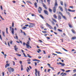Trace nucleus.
<instances>
[{"instance_id": "nucleus-1", "label": "nucleus", "mask_w": 76, "mask_h": 76, "mask_svg": "<svg viewBox=\"0 0 76 76\" xmlns=\"http://www.w3.org/2000/svg\"><path fill=\"white\" fill-rule=\"evenodd\" d=\"M46 24L47 25L48 27V28H49L50 29H53V28L52 27H51V26H50V25L48 24V23H46Z\"/></svg>"}, {"instance_id": "nucleus-2", "label": "nucleus", "mask_w": 76, "mask_h": 76, "mask_svg": "<svg viewBox=\"0 0 76 76\" xmlns=\"http://www.w3.org/2000/svg\"><path fill=\"white\" fill-rule=\"evenodd\" d=\"M44 13L47 15H48V11L46 10H44Z\"/></svg>"}, {"instance_id": "nucleus-3", "label": "nucleus", "mask_w": 76, "mask_h": 76, "mask_svg": "<svg viewBox=\"0 0 76 76\" xmlns=\"http://www.w3.org/2000/svg\"><path fill=\"white\" fill-rule=\"evenodd\" d=\"M11 32L13 35H14V28H12Z\"/></svg>"}, {"instance_id": "nucleus-4", "label": "nucleus", "mask_w": 76, "mask_h": 76, "mask_svg": "<svg viewBox=\"0 0 76 76\" xmlns=\"http://www.w3.org/2000/svg\"><path fill=\"white\" fill-rule=\"evenodd\" d=\"M34 24H31L29 26V28H32V27H34Z\"/></svg>"}, {"instance_id": "nucleus-5", "label": "nucleus", "mask_w": 76, "mask_h": 76, "mask_svg": "<svg viewBox=\"0 0 76 76\" xmlns=\"http://www.w3.org/2000/svg\"><path fill=\"white\" fill-rule=\"evenodd\" d=\"M10 66V64H7L5 66V68H7V67H9Z\"/></svg>"}, {"instance_id": "nucleus-6", "label": "nucleus", "mask_w": 76, "mask_h": 76, "mask_svg": "<svg viewBox=\"0 0 76 76\" xmlns=\"http://www.w3.org/2000/svg\"><path fill=\"white\" fill-rule=\"evenodd\" d=\"M59 64H61V66H65V64H64V63H62L60 62H59Z\"/></svg>"}, {"instance_id": "nucleus-7", "label": "nucleus", "mask_w": 76, "mask_h": 76, "mask_svg": "<svg viewBox=\"0 0 76 76\" xmlns=\"http://www.w3.org/2000/svg\"><path fill=\"white\" fill-rule=\"evenodd\" d=\"M8 71L9 72H10V73H11V69L10 68H10H8Z\"/></svg>"}, {"instance_id": "nucleus-8", "label": "nucleus", "mask_w": 76, "mask_h": 76, "mask_svg": "<svg viewBox=\"0 0 76 76\" xmlns=\"http://www.w3.org/2000/svg\"><path fill=\"white\" fill-rule=\"evenodd\" d=\"M58 20H61V16L58 15Z\"/></svg>"}, {"instance_id": "nucleus-9", "label": "nucleus", "mask_w": 76, "mask_h": 76, "mask_svg": "<svg viewBox=\"0 0 76 76\" xmlns=\"http://www.w3.org/2000/svg\"><path fill=\"white\" fill-rule=\"evenodd\" d=\"M26 47L27 48H29V47H30V46L29 45H28V44H26Z\"/></svg>"}, {"instance_id": "nucleus-10", "label": "nucleus", "mask_w": 76, "mask_h": 76, "mask_svg": "<svg viewBox=\"0 0 76 76\" xmlns=\"http://www.w3.org/2000/svg\"><path fill=\"white\" fill-rule=\"evenodd\" d=\"M72 31L73 34H76V31L73 29L72 30Z\"/></svg>"}, {"instance_id": "nucleus-11", "label": "nucleus", "mask_w": 76, "mask_h": 76, "mask_svg": "<svg viewBox=\"0 0 76 76\" xmlns=\"http://www.w3.org/2000/svg\"><path fill=\"white\" fill-rule=\"evenodd\" d=\"M55 53H57V54H62V53L60 52L56 51Z\"/></svg>"}, {"instance_id": "nucleus-12", "label": "nucleus", "mask_w": 76, "mask_h": 76, "mask_svg": "<svg viewBox=\"0 0 76 76\" xmlns=\"http://www.w3.org/2000/svg\"><path fill=\"white\" fill-rule=\"evenodd\" d=\"M23 65H21V70L22 71L23 70Z\"/></svg>"}, {"instance_id": "nucleus-13", "label": "nucleus", "mask_w": 76, "mask_h": 76, "mask_svg": "<svg viewBox=\"0 0 76 76\" xmlns=\"http://www.w3.org/2000/svg\"><path fill=\"white\" fill-rule=\"evenodd\" d=\"M58 5V4H57V1H55V6H57Z\"/></svg>"}, {"instance_id": "nucleus-14", "label": "nucleus", "mask_w": 76, "mask_h": 76, "mask_svg": "<svg viewBox=\"0 0 76 76\" xmlns=\"http://www.w3.org/2000/svg\"><path fill=\"white\" fill-rule=\"evenodd\" d=\"M53 17L55 19H57V17L56 16V14H54L53 15Z\"/></svg>"}, {"instance_id": "nucleus-15", "label": "nucleus", "mask_w": 76, "mask_h": 76, "mask_svg": "<svg viewBox=\"0 0 76 76\" xmlns=\"http://www.w3.org/2000/svg\"><path fill=\"white\" fill-rule=\"evenodd\" d=\"M10 68L11 69V72H14V69L13 68H12V67H10Z\"/></svg>"}, {"instance_id": "nucleus-16", "label": "nucleus", "mask_w": 76, "mask_h": 76, "mask_svg": "<svg viewBox=\"0 0 76 76\" xmlns=\"http://www.w3.org/2000/svg\"><path fill=\"white\" fill-rule=\"evenodd\" d=\"M63 18L64 19H65V20H67V18H66V17L65 16H64L63 15V16H62Z\"/></svg>"}, {"instance_id": "nucleus-17", "label": "nucleus", "mask_w": 76, "mask_h": 76, "mask_svg": "<svg viewBox=\"0 0 76 76\" xmlns=\"http://www.w3.org/2000/svg\"><path fill=\"white\" fill-rule=\"evenodd\" d=\"M68 10L69 12H73L75 11V10Z\"/></svg>"}, {"instance_id": "nucleus-18", "label": "nucleus", "mask_w": 76, "mask_h": 76, "mask_svg": "<svg viewBox=\"0 0 76 76\" xmlns=\"http://www.w3.org/2000/svg\"><path fill=\"white\" fill-rule=\"evenodd\" d=\"M49 20L50 21V22H51V23H52V24H53V25H55V23H54V22L53 21H51V20H50V19H49Z\"/></svg>"}, {"instance_id": "nucleus-19", "label": "nucleus", "mask_w": 76, "mask_h": 76, "mask_svg": "<svg viewBox=\"0 0 76 76\" xmlns=\"http://www.w3.org/2000/svg\"><path fill=\"white\" fill-rule=\"evenodd\" d=\"M39 16H40V17H41V18L43 19H44V17H43V16H42V15H39Z\"/></svg>"}, {"instance_id": "nucleus-20", "label": "nucleus", "mask_w": 76, "mask_h": 76, "mask_svg": "<svg viewBox=\"0 0 76 76\" xmlns=\"http://www.w3.org/2000/svg\"><path fill=\"white\" fill-rule=\"evenodd\" d=\"M58 31H59V32H63V31L62 30H61L60 29H58Z\"/></svg>"}, {"instance_id": "nucleus-21", "label": "nucleus", "mask_w": 76, "mask_h": 76, "mask_svg": "<svg viewBox=\"0 0 76 76\" xmlns=\"http://www.w3.org/2000/svg\"><path fill=\"white\" fill-rule=\"evenodd\" d=\"M72 39L73 40H74V39H76V37H73L72 38Z\"/></svg>"}, {"instance_id": "nucleus-22", "label": "nucleus", "mask_w": 76, "mask_h": 76, "mask_svg": "<svg viewBox=\"0 0 76 76\" xmlns=\"http://www.w3.org/2000/svg\"><path fill=\"white\" fill-rule=\"evenodd\" d=\"M60 3L61 6H63V1H61Z\"/></svg>"}, {"instance_id": "nucleus-23", "label": "nucleus", "mask_w": 76, "mask_h": 76, "mask_svg": "<svg viewBox=\"0 0 76 76\" xmlns=\"http://www.w3.org/2000/svg\"><path fill=\"white\" fill-rule=\"evenodd\" d=\"M35 6L36 7H37V2H35L34 3Z\"/></svg>"}, {"instance_id": "nucleus-24", "label": "nucleus", "mask_w": 76, "mask_h": 76, "mask_svg": "<svg viewBox=\"0 0 76 76\" xmlns=\"http://www.w3.org/2000/svg\"><path fill=\"white\" fill-rule=\"evenodd\" d=\"M52 20H53V21L55 22H56V23L57 22V21H56V20H55L53 18H52Z\"/></svg>"}, {"instance_id": "nucleus-25", "label": "nucleus", "mask_w": 76, "mask_h": 76, "mask_svg": "<svg viewBox=\"0 0 76 76\" xmlns=\"http://www.w3.org/2000/svg\"><path fill=\"white\" fill-rule=\"evenodd\" d=\"M26 28V27H23L22 28V29H25Z\"/></svg>"}, {"instance_id": "nucleus-26", "label": "nucleus", "mask_w": 76, "mask_h": 76, "mask_svg": "<svg viewBox=\"0 0 76 76\" xmlns=\"http://www.w3.org/2000/svg\"><path fill=\"white\" fill-rule=\"evenodd\" d=\"M66 13H67V14L68 15H69V16H70V12H67V10H66Z\"/></svg>"}, {"instance_id": "nucleus-27", "label": "nucleus", "mask_w": 76, "mask_h": 76, "mask_svg": "<svg viewBox=\"0 0 76 76\" xmlns=\"http://www.w3.org/2000/svg\"><path fill=\"white\" fill-rule=\"evenodd\" d=\"M15 54H16L17 56H21V55L20 54L19 55V53H16Z\"/></svg>"}, {"instance_id": "nucleus-28", "label": "nucleus", "mask_w": 76, "mask_h": 76, "mask_svg": "<svg viewBox=\"0 0 76 76\" xmlns=\"http://www.w3.org/2000/svg\"><path fill=\"white\" fill-rule=\"evenodd\" d=\"M47 2H48V4H50V0H47Z\"/></svg>"}, {"instance_id": "nucleus-29", "label": "nucleus", "mask_w": 76, "mask_h": 76, "mask_svg": "<svg viewBox=\"0 0 76 76\" xmlns=\"http://www.w3.org/2000/svg\"><path fill=\"white\" fill-rule=\"evenodd\" d=\"M28 44V45H30L29 41H28V42H27V44Z\"/></svg>"}, {"instance_id": "nucleus-30", "label": "nucleus", "mask_w": 76, "mask_h": 76, "mask_svg": "<svg viewBox=\"0 0 76 76\" xmlns=\"http://www.w3.org/2000/svg\"><path fill=\"white\" fill-rule=\"evenodd\" d=\"M33 61H37V59H34L33 60Z\"/></svg>"}, {"instance_id": "nucleus-31", "label": "nucleus", "mask_w": 76, "mask_h": 76, "mask_svg": "<svg viewBox=\"0 0 76 76\" xmlns=\"http://www.w3.org/2000/svg\"><path fill=\"white\" fill-rule=\"evenodd\" d=\"M50 68H51L52 69V70H54V68L52 67L51 66L50 67Z\"/></svg>"}, {"instance_id": "nucleus-32", "label": "nucleus", "mask_w": 76, "mask_h": 76, "mask_svg": "<svg viewBox=\"0 0 76 76\" xmlns=\"http://www.w3.org/2000/svg\"><path fill=\"white\" fill-rule=\"evenodd\" d=\"M59 8L60 9V10H63V9L62 8V7H61V6L59 7Z\"/></svg>"}, {"instance_id": "nucleus-33", "label": "nucleus", "mask_w": 76, "mask_h": 76, "mask_svg": "<svg viewBox=\"0 0 76 76\" xmlns=\"http://www.w3.org/2000/svg\"><path fill=\"white\" fill-rule=\"evenodd\" d=\"M62 48L63 50H64L65 51H66V52H67L68 51H67V50H66V49L63 48Z\"/></svg>"}, {"instance_id": "nucleus-34", "label": "nucleus", "mask_w": 76, "mask_h": 76, "mask_svg": "<svg viewBox=\"0 0 76 76\" xmlns=\"http://www.w3.org/2000/svg\"><path fill=\"white\" fill-rule=\"evenodd\" d=\"M70 70H68L67 71H66V73H68L69 72H70Z\"/></svg>"}, {"instance_id": "nucleus-35", "label": "nucleus", "mask_w": 76, "mask_h": 76, "mask_svg": "<svg viewBox=\"0 0 76 76\" xmlns=\"http://www.w3.org/2000/svg\"><path fill=\"white\" fill-rule=\"evenodd\" d=\"M2 35H3L4 37H5V35H4V32H2Z\"/></svg>"}, {"instance_id": "nucleus-36", "label": "nucleus", "mask_w": 76, "mask_h": 76, "mask_svg": "<svg viewBox=\"0 0 76 76\" xmlns=\"http://www.w3.org/2000/svg\"><path fill=\"white\" fill-rule=\"evenodd\" d=\"M37 72H38V76H40L39 75V71H38Z\"/></svg>"}, {"instance_id": "nucleus-37", "label": "nucleus", "mask_w": 76, "mask_h": 76, "mask_svg": "<svg viewBox=\"0 0 76 76\" xmlns=\"http://www.w3.org/2000/svg\"><path fill=\"white\" fill-rule=\"evenodd\" d=\"M15 49V51H17V50H18V48H14Z\"/></svg>"}, {"instance_id": "nucleus-38", "label": "nucleus", "mask_w": 76, "mask_h": 76, "mask_svg": "<svg viewBox=\"0 0 76 76\" xmlns=\"http://www.w3.org/2000/svg\"><path fill=\"white\" fill-rule=\"evenodd\" d=\"M53 10H56V7H54L53 8Z\"/></svg>"}, {"instance_id": "nucleus-39", "label": "nucleus", "mask_w": 76, "mask_h": 76, "mask_svg": "<svg viewBox=\"0 0 76 76\" xmlns=\"http://www.w3.org/2000/svg\"><path fill=\"white\" fill-rule=\"evenodd\" d=\"M4 14H5V15H6V13H7V12H6V10H4Z\"/></svg>"}, {"instance_id": "nucleus-40", "label": "nucleus", "mask_w": 76, "mask_h": 76, "mask_svg": "<svg viewBox=\"0 0 76 76\" xmlns=\"http://www.w3.org/2000/svg\"><path fill=\"white\" fill-rule=\"evenodd\" d=\"M27 56H28V57H29V58H31L32 57L31 56H29V54H28Z\"/></svg>"}, {"instance_id": "nucleus-41", "label": "nucleus", "mask_w": 76, "mask_h": 76, "mask_svg": "<svg viewBox=\"0 0 76 76\" xmlns=\"http://www.w3.org/2000/svg\"><path fill=\"white\" fill-rule=\"evenodd\" d=\"M12 27H14V23L13 22L12 23Z\"/></svg>"}, {"instance_id": "nucleus-42", "label": "nucleus", "mask_w": 76, "mask_h": 76, "mask_svg": "<svg viewBox=\"0 0 76 76\" xmlns=\"http://www.w3.org/2000/svg\"><path fill=\"white\" fill-rule=\"evenodd\" d=\"M59 14H60L61 16H63V14H62V13H61V12H59Z\"/></svg>"}, {"instance_id": "nucleus-43", "label": "nucleus", "mask_w": 76, "mask_h": 76, "mask_svg": "<svg viewBox=\"0 0 76 76\" xmlns=\"http://www.w3.org/2000/svg\"><path fill=\"white\" fill-rule=\"evenodd\" d=\"M42 32H43V33H47V31H42Z\"/></svg>"}, {"instance_id": "nucleus-44", "label": "nucleus", "mask_w": 76, "mask_h": 76, "mask_svg": "<svg viewBox=\"0 0 76 76\" xmlns=\"http://www.w3.org/2000/svg\"><path fill=\"white\" fill-rule=\"evenodd\" d=\"M31 61V59L28 58L27 60V61Z\"/></svg>"}, {"instance_id": "nucleus-45", "label": "nucleus", "mask_w": 76, "mask_h": 76, "mask_svg": "<svg viewBox=\"0 0 76 76\" xmlns=\"http://www.w3.org/2000/svg\"><path fill=\"white\" fill-rule=\"evenodd\" d=\"M12 42H13L12 41H11L10 42V44H12Z\"/></svg>"}, {"instance_id": "nucleus-46", "label": "nucleus", "mask_w": 76, "mask_h": 76, "mask_svg": "<svg viewBox=\"0 0 76 76\" xmlns=\"http://www.w3.org/2000/svg\"><path fill=\"white\" fill-rule=\"evenodd\" d=\"M23 54L24 57H27V56L25 55V53H23Z\"/></svg>"}, {"instance_id": "nucleus-47", "label": "nucleus", "mask_w": 76, "mask_h": 76, "mask_svg": "<svg viewBox=\"0 0 76 76\" xmlns=\"http://www.w3.org/2000/svg\"><path fill=\"white\" fill-rule=\"evenodd\" d=\"M70 8H72V9H73L74 7L73 6H71L70 7H69Z\"/></svg>"}, {"instance_id": "nucleus-48", "label": "nucleus", "mask_w": 76, "mask_h": 76, "mask_svg": "<svg viewBox=\"0 0 76 76\" xmlns=\"http://www.w3.org/2000/svg\"><path fill=\"white\" fill-rule=\"evenodd\" d=\"M39 9L40 10H42V8H41L40 7H39Z\"/></svg>"}, {"instance_id": "nucleus-49", "label": "nucleus", "mask_w": 76, "mask_h": 76, "mask_svg": "<svg viewBox=\"0 0 76 76\" xmlns=\"http://www.w3.org/2000/svg\"><path fill=\"white\" fill-rule=\"evenodd\" d=\"M38 11L39 13H41V10H38Z\"/></svg>"}, {"instance_id": "nucleus-50", "label": "nucleus", "mask_w": 76, "mask_h": 76, "mask_svg": "<svg viewBox=\"0 0 76 76\" xmlns=\"http://www.w3.org/2000/svg\"><path fill=\"white\" fill-rule=\"evenodd\" d=\"M0 39H1V40H2V38L1 37V35L0 34Z\"/></svg>"}, {"instance_id": "nucleus-51", "label": "nucleus", "mask_w": 76, "mask_h": 76, "mask_svg": "<svg viewBox=\"0 0 76 76\" xmlns=\"http://www.w3.org/2000/svg\"><path fill=\"white\" fill-rule=\"evenodd\" d=\"M69 28H72V26H71V25H70V24H69Z\"/></svg>"}, {"instance_id": "nucleus-52", "label": "nucleus", "mask_w": 76, "mask_h": 76, "mask_svg": "<svg viewBox=\"0 0 76 76\" xmlns=\"http://www.w3.org/2000/svg\"><path fill=\"white\" fill-rule=\"evenodd\" d=\"M44 7L45 9H47V8L46 7H45V5H44Z\"/></svg>"}, {"instance_id": "nucleus-53", "label": "nucleus", "mask_w": 76, "mask_h": 76, "mask_svg": "<svg viewBox=\"0 0 76 76\" xmlns=\"http://www.w3.org/2000/svg\"><path fill=\"white\" fill-rule=\"evenodd\" d=\"M35 73H37V69H35Z\"/></svg>"}, {"instance_id": "nucleus-54", "label": "nucleus", "mask_w": 76, "mask_h": 76, "mask_svg": "<svg viewBox=\"0 0 76 76\" xmlns=\"http://www.w3.org/2000/svg\"><path fill=\"white\" fill-rule=\"evenodd\" d=\"M12 62L13 63V66H15V63L14 61H13Z\"/></svg>"}, {"instance_id": "nucleus-55", "label": "nucleus", "mask_w": 76, "mask_h": 76, "mask_svg": "<svg viewBox=\"0 0 76 76\" xmlns=\"http://www.w3.org/2000/svg\"><path fill=\"white\" fill-rule=\"evenodd\" d=\"M61 70H62V72H65V70H64V69H61Z\"/></svg>"}, {"instance_id": "nucleus-56", "label": "nucleus", "mask_w": 76, "mask_h": 76, "mask_svg": "<svg viewBox=\"0 0 76 76\" xmlns=\"http://www.w3.org/2000/svg\"><path fill=\"white\" fill-rule=\"evenodd\" d=\"M1 7V10H3V7H2V6L1 5L0 6Z\"/></svg>"}, {"instance_id": "nucleus-57", "label": "nucleus", "mask_w": 76, "mask_h": 76, "mask_svg": "<svg viewBox=\"0 0 76 76\" xmlns=\"http://www.w3.org/2000/svg\"><path fill=\"white\" fill-rule=\"evenodd\" d=\"M20 64H22V62L21 61H20Z\"/></svg>"}, {"instance_id": "nucleus-58", "label": "nucleus", "mask_w": 76, "mask_h": 76, "mask_svg": "<svg viewBox=\"0 0 76 76\" xmlns=\"http://www.w3.org/2000/svg\"><path fill=\"white\" fill-rule=\"evenodd\" d=\"M50 70H51V69H49L48 71V72H50Z\"/></svg>"}, {"instance_id": "nucleus-59", "label": "nucleus", "mask_w": 76, "mask_h": 76, "mask_svg": "<svg viewBox=\"0 0 76 76\" xmlns=\"http://www.w3.org/2000/svg\"><path fill=\"white\" fill-rule=\"evenodd\" d=\"M31 16H35V14H31Z\"/></svg>"}, {"instance_id": "nucleus-60", "label": "nucleus", "mask_w": 76, "mask_h": 76, "mask_svg": "<svg viewBox=\"0 0 76 76\" xmlns=\"http://www.w3.org/2000/svg\"><path fill=\"white\" fill-rule=\"evenodd\" d=\"M2 75L3 76H4V72H2Z\"/></svg>"}, {"instance_id": "nucleus-61", "label": "nucleus", "mask_w": 76, "mask_h": 76, "mask_svg": "<svg viewBox=\"0 0 76 76\" xmlns=\"http://www.w3.org/2000/svg\"><path fill=\"white\" fill-rule=\"evenodd\" d=\"M35 66H37V62H35Z\"/></svg>"}, {"instance_id": "nucleus-62", "label": "nucleus", "mask_w": 76, "mask_h": 76, "mask_svg": "<svg viewBox=\"0 0 76 76\" xmlns=\"http://www.w3.org/2000/svg\"><path fill=\"white\" fill-rule=\"evenodd\" d=\"M23 33L24 35H26V34L25 33V32H23Z\"/></svg>"}, {"instance_id": "nucleus-63", "label": "nucleus", "mask_w": 76, "mask_h": 76, "mask_svg": "<svg viewBox=\"0 0 76 76\" xmlns=\"http://www.w3.org/2000/svg\"><path fill=\"white\" fill-rule=\"evenodd\" d=\"M73 72L74 73H75V72H76V70L75 69H74L73 70Z\"/></svg>"}, {"instance_id": "nucleus-64", "label": "nucleus", "mask_w": 76, "mask_h": 76, "mask_svg": "<svg viewBox=\"0 0 76 76\" xmlns=\"http://www.w3.org/2000/svg\"><path fill=\"white\" fill-rule=\"evenodd\" d=\"M64 5L65 7H66V3H64Z\"/></svg>"}]
</instances>
